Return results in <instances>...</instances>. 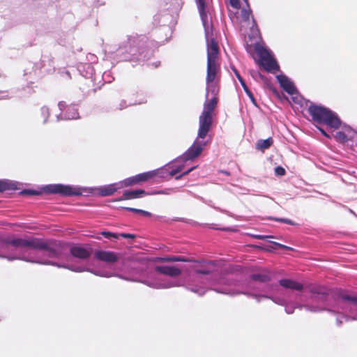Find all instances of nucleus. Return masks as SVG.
<instances>
[{"mask_svg": "<svg viewBox=\"0 0 357 357\" xmlns=\"http://www.w3.org/2000/svg\"><path fill=\"white\" fill-rule=\"evenodd\" d=\"M147 102V99L146 96H143L142 98H140L139 100H135L133 102H130L129 104H127L126 101L125 100H122L119 105V109L122 110L123 109L127 108L128 106L132 105H141L146 103Z\"/></svg>", "mask_w": 357, "mask_h": 357, "instance_id": "nucleus-33", "label": "nucleus"}, {"mask_svg": "<svg viewBox=\"0 0 357 357\" xmlns=\"http://www.w3.org/2000/svg\"><path fill=\"white\" fill-rule=\"evenodd\" d=\"M236 287H243V284L241 281L234 279L231 275L223 276L220 278L219 281L217 282H211V288L214 291L230 296H236L238 294H244L248 296L255 298L258 303L261 302L262 298L270 299L275 303L282 305L286 304L287 301L284 298L273 296V295L268 294H251L246 291H239Z\"/></svg>", "mask_w": 357, "mask_h": 357, "instance_id": "nucleus-6", "label": "nucleus"}, {"mask_svg": "<svg viewBox=\"0 0 357 357\" xmlns=\"http://www.w3.org/2000/svg\"><path fill=\"white\" fill-rule=\"evenodd\" d=\"M257 51L260 58L261 65L266 70L271 72L280 70V66L271 50L263 46H259L257 48Z\"/></svg>", "mask_w": 357, "mask_h": 357, "instance_id": "nucleus-17", "label": "nucleus"}, {"mask_svg": "<svg viewBox=\"0 0 357 357\" xmlns=\"http://www.w3.org/2000/svg\"><path fill=\"white\" fill-rule=\"evenodd\" d=\"M97 82L96 85L94 86L93 91H96L97 89H100L102 86L105 83H111L114 78L111 75L110 71H105L102 75L100 73L97 74Z\"/></svg>", "mask_w": 357, "mask_h": 357, "instance_id": "nucleus-27", "label": "nucleus"}, {"mask_svg": "<svg viewBox=\"0 0 357 357\" xmlns=\"http://www.w3.org/2000/svg\"><path fill=\"white\" fill-rule=\"evenodd\" d=\"M279 284L285 289L301 291L303 289V284L291 279L283 278L278 282Z\"/></svg>", "mask_w": 357, "mask_h": 357, "instance_id": "nucleus-30", "label": "nucleus"}, {"mask_svg": "<svg viewBox=\"0 0 357 357\" xmlns=\"http://www.w3.org/2000/svg\"><path fill=\"white\" fill-rule=\"evenodd\" d=\"M241 86L243 87L244 91H247L248 89H249L248 86H247L245 82H243L241 84Z\"/></svg>", "mask_w": 357, "mask_h": 357, "instance_id": "nucleus-57", "label": "nucleus"}, {"mask_svg": "<svg viewBox=\"0 0 357 357\" xmlns=\"http://www.w3.org/2000/svg\"><path fill=\"white\" fill-rule=\"evenodd\" d=\"M309 291L312 294V299L319 303L318 305L322 310H328L335 312V310L328 309L341 308L342 312H337L336 324L340 326L344 321L357 319V296L348 294L342 289L333 291L325 286L312 285L309 287Z\"/></svg>", "mask_w": 357, "mask_h": 357, "instance_id": "nucleus-2", "label": "nucleus"}, {"mask_svg": "<svg viewBox=\"0 0 357 357\" xmlns=\"http://www.w3.org/2000/svg\"><path fill=\"white\" fill-rule=\"evenodd\" d=\"M1 95L0 96V100L1 99H6L10 97L8 91H2V92H1Z\"/></svg>", "mask_w": 357, "mask_h": 357, "instance_id": "nucleus-54", "label": "nucleus"}, {"mask_svg": "<svg viewBox=\"0 0 357 357\" xmlns=\"http://www.w3.org/2000/svg\"><path fill=\"white\" fill-rule=\"evenodd\" d=\"M55 266L58 268H62L68 269L71 271L75 273H82V272H89L93 273L95 275L103 277V278H110L112 276V274L107 271L101 268H93L90 266L88 263L81 265H75V264H68L66 263H59L56 262Z\"/></svg>", "mask_w": 357, "mask_h": 357, "instance_id": "nucleus-16", "label": "nucleus"}, {"mask_svg": "<svg viewBox=\"0 0 357 357\" xmlns=\"http://www.w3.org/2000/svg\"><path fill=\"white\" fill-rule=\"evenodd\" d=\"M43 193L60 195L62 196L71 197L82 195L81 189L78 186L64 185L61 183L49 184L40 188L39 190L23 189L19 194L23 196H37Z\"/></svg>", "mask_w": 357, "mask_h": 357, "instance_id": "nucleus-8", "label": "nucleus"}, {"mask_svg": "<svg viewBox=\"0 0 357 357\" xmlns=\"http://www.w3.org/2000/svg\"><path fill=\"white\" fill-rule=\"evenodd\" d=\"M252 24H252V28H253L254 26H256V27H257V22H256L255 20L254 19V17H252Z\"/></svg>", "mask_w": 357, "mask_h": 357, "instance_id": "nucleus-61", "label": "nucleus"}, {"mask_svg": "<svg viewBox=\"0 0 357 357\" xmlns=\"http://www.w3.org/2000/svg\"><path fill=\"white\" fill-rule=\"evenodd\" d=\"M40 116L43 119V124L45 125L49 121V117L50 116V109L47 106H43L40 108Z\"/></svg>", "mask_w": 357, "mask_h": 357, "instance_id": "nucleus-36", "label": "nucleus"}, {"mask_svg": "<svg viewBox=\"0 0 357 357\" xmlns=\"http://www.w3.org/2000/svg\"><path fill=\"white\" fill-rule=\"evenodd\" d=\"M86 59L88 61L87 63H89L91 65H92V63H96L98 61V57L95 54H91V53H89L86 56Z\"/></svg>", "mask_w": 357, "mask_h": 357, "instance_id": "nucleus-42", "label": "nucleus"}, {"mask_svg": "<svg viewBox=\"0 0 357 357\" xmlns=\"http://www.w3.org/2000/svg\"><path fill=\"white\" fill-rule=\"evenodd\" d=\"M28 73H29V72H28V69H26V70H24V75H27V74H28Z\"/></svg>", "mask_w": 357, "mask_h": 357, "instance_id": "nucleus-64", "label": "nucleus"}, {"mask_svg": "<svg viewBox=\"0 0 357 357\" xmlns=\"http://www.w3.org/2000/svg\"><path fill=\"white\" fill-rule=\"evenodd\" d=\"M121 208H122L123 210H126V211H130V212H133V213H138V214H140V212H141V210H142V209H139V208H132V207H125V206H122V207H121Z\"/></svg>", "mask_w": 357, "mask_h": 357, "instance_id": "nucleus-47", "label": "nucleus"}, {"mask_svg": "<svg viewBox=\"0 0 357 357\" xmlns=\"http://www.w3.org/2000/svg\"><path fill=\"white\" fill-rule=\"evenodd\" d=\"M204 139L197 137L186 151L180 155V178L196 167L195 165H192L185 169V163L192 161L201 155L208 143Z\"/></svg>", "mask_w": 357, "mask_h": 357, "instance_id": "nucleus-11", "label": "nucleus"}, {"mask_svg": "<svg viewBox=\"0 0 357 357\" xmlns=\"http://www.w3.org/2000/svg\"><path fill=\"white\" fill-rule=\"evenodd\" d=\"M267 219L271 220H274V221H276L278 222L287 224L289 225H293V226H299L300 225L299 224L294 222L293 220H291L289 218H275V217H273V216H269L267 218Z\"/></svg>", "mask_w": 357, "mask_h": 357, "instance_id": "nucleus-35", "label": "nucleus"}, {"mask_svg": "<svg viewBox=\"0 0 357 357\" xmlns=\"http://www.w3.org/2000/svg\"><path fill=\"white\" fill-rule=\"evenodd\" d=\"M271 243L272 244H273L275 246L276 248H282V249H285V250H293V248H291V247H289L287 245L281 244V243L275 242V241H271Z\"/></svg>", "mask_w": 357, "mask_h": 357, "instance_id": "nucleus-44", "label": "nucleus"}, {"mask_svg": "<svg viewBox=\"0 0 357 357\" xmlns=\"http://www.w3.org/2000/svg\"><path fill=\"white\" fill-rule=\"evenodd\" d=\"M64 119L68 120L79 119L77 105L71 104L67 107V109L64 113Z\"/></svg>", "mask_w": 357, "mask_h": 357, "instance_id": "nucleus-31", "label": "nucleus"}, {"mask_svg": "<svg viewBox=\"0 0 357 357\" xmlns=\"http://www.w3.org/2000/svg\"><path fill=\"white\" fill-rule=\"evenodd\" d=\"M42 241L47 244V248L40 249V251L44 252L43 255L49 258L68 261L70 257H73L81 260H86L90 258L92 254L90 248H84L72 242H66L54 238L46 240L42 238Z\"/></svg>", "mask_w": 357, "mask_h": 357, "instance_id": "nucleus-5", "label": "nucleus"}, {"mask_svg": "<svg viewBox=\"0 0 357 357\" xmlns=\"http://www.w3.org/2000/svg\"><path fill=\"white\" fill-rule=\"evenodd\" d=\"M151 172H153V179L154 182L159 183L169 181L173 177L176 180H178V157L175 158L160 168L151 170Z\"/></svg>", "mask_w": 357, "mask_h": 357, "instance_id": "nucleus-14", "label": "nucleus"}, {"mask_svg": "<svg viewBox=\"0 0 357 357\" xmlns=\"http://www.w3.org/2000/svg\"><path fill=\"white\" fill-rule=\"evenodd\" d=\"M286 173L284 168L281 166H278L275 168V174L276 176H284Z\"/></svg>", "mask_w": 357, "mask_h": 357, "instance_id": "nucleus-43", "label": "nucleus"}, {"mask_svg": "<svg viewBox=\"0 0 357 357\" xmlns=\"http://www.w3.org/2000/svg\"><path fill=\"white\" fill-rule=\"evenodd\" d=\"M160 61H156V62L152 63L151 66L155 68H158L160 66Z\"/></svg>", "mask_w": 357, "mask_h": 357, "instance_id": "nucleus-58", "label": "nucleus"}, {"mask_svg": "<svg viewBox=\"0 0 357 357\" xmlns=\"http://www.w3.org/2000/svg\"><path fill=\"white\" fill-rule=\"evenodd\" d=\"M157 261L164 262V261H178V256H174L173 257H158Z\"/></svg>", "mask_w": 357, "mask_h": 357, "instance_id": "nucleus-40", "label": "nucleus"}, {"mask_svg": "<svg viewBox=\"0 0 357 357\" xmlns=\"http://www.w3.org/2000/svg\"><path fill=\"white\" fill-rule=\"evenodd\" d=\"M33 68L35 75H38V70L41 73H50L55 68L54 59L51 55H43L40 63H35Z\"/></svg>", "mask_w": 357, "mask_h": 357, "instance_id": "nucleus-20", "label": "nucleus"}, {"mask_svg": "<svg viewBox=\"0 0 357 357\" xmlns=\"http://www.w3.org/2000/svg\"><path fill=\"white\" fill-rule=\"evenodd\" d=\"M163 218H164L163 217H162V216H159V215H158V216H156V217H155V219H156V220H163Z\"/></svg>", "mask_w": 357, "mask_h": 357, "instance_id": "nucleus-62", "label": "nucleus"}, {"mask_svg": "<svg viewBox=\"0 0 357 357\" xmlns=\"http://www.w3.org/2000/svg\"><path fill=\"white\" fill-rule=\"evenodd\" d=\"M62 120H66L64 119V114H63V112H61V113L58 115H56V121L59 122Z\"/></svg>", "mask_w": 357, "mask_h": 357, "instance_id": "nucleus-53", "label": "nucleus"}, {"mask_svg": "<svg viewBox=\"0 0 357 357\" xmlns=\"http://www.w3.org/2000/svg\"><path fill=\"white\" fill-rule=\"evenodd\" d=\"M77 70L79 74L87 79H91L93 86L96 85L98 79L97 74L96 73L93 66L89 63H79L77 65Z\"/></svg>", "mask_w": 357, "mask_h": 357, "instance_id": "nucleus-21", "label": "nucleus"}, {"mask_svg": "<svg viewBox=\"0 0 357 357\" xmlns=\"http://www.w3.org/2000/svg\"><path fill=\"white\" fill-rule=\"evenodd\" d=\"M276 78L284 91L289 95H294L298 93L297 89L294 82L285 75L280 74Z\"/></svg>", "mask_w": 357, "mask_h": 357, "instance_id": "nucleus-22", "label": "nucleus"}, {"mask_svg": "<svg viewBox=\"0 0 357 357\" xmlns=\"http://www.w3.org/2000/svg\"><path fill=\"white\" fill-rule=\"evenodd\" d=\"M337 137L341 139H342L343 141H347V135L344 132H342V131H339L337 132L336 134Z\"/></svg>", "mask_w": 357, "mask_h": 357, "instance_id": "nucleus-50", "label": "nucleus"}, {"mask_svg": "<svg viewBox=\"0 0 357 357\" xmlns=\"http://www.w3.org/2000/svg\"><path fill=\"white\" fill-rule=\"evenodd\" d=\"M153 172H151V171H148V172H142V173L136 174L135 176H136L137 181L138 184L140 183L146 182L150 179H153Z\"/></svg>", "mask_w": 357, "mask_h": 357, "instance_id": "nucleus-34", "label": "nucleus"}, {"mask_svg": "<svg viewBox=\"0 0 357 357\" xmlns=\"http://www.w3.org/2000/svg\"><path fill=\"white\" fill-rule=\"evenodd\" d=\"M253 237L257 240H265L266 238H275L274 236H271V235H261V234H257V235H254Z\"/></svg>", "mask_w": 357, "mask_h": 357, "instance_id": "nucleus-46", "label": "nucleus"}, {"mask_svg": "<svg viewBox=\"0 0 357 357\" xmlns=\"http://www.w3.org/2000/svg\"><path fill=\"white\" fill-rule=\"evenodd\" d=\"M122 185V188L124 187H128L133 185L138 184L135 175L123 179L119 182Z\"/></svg>", "mask_w": 357, "mask_h": 357, "instance_id": "nucleus-37", "label": "nucleus"}, {"mask_svg": "<svg viewBox=\"0 0 357 357\" xmlns=\"http://www.w3.org/2000/svg\"><path fill=\"white\" fill-rule=\"evenodd\" d=\"M178 0H163L159 11L153 16L151 35L158 46L163 45L172 37L178 17Z\"/></svg>", "mask_w": 357, "mask_h": 357, "instance_id": "nucleus-3", "label": "nucleus"}, {"mask_svg": "<svg viewBox=\"0 0 357 357\" xmlns=\"http://www.w3.org/2000/svg\"><path fill=\"white\" fill-rule=\"evenodd\" d=\"M273 143V140L271 137H268L266 139H259L256 143V149L260 151H264L268 149Z\"/></svg>", "mask_w": 357, "mask_h": 357, "instance_id": "nucleus-32", "label": "nucleus"}, {"mask_svg": "<svg viewBox=\"0 0 357 357\" xmlns=\"http://www.w3.org/2000/svg\"><path fill=\"white\" fill-rule=\"evenodd\" d=\"M140 215H142L144 216H147V217H151L152 216V213L147 211H144V210H141V212H140Z\"/></svg>", "mask_w": 357, "mask_h": 357, "instance_id": "nucleus-56", "label": "nucleus"}, {"mask_svg": "<svg viewBox=\"0 0 357 357\" xmlns=\"http://www.w3.org/2000/svg\"><path fill=\"white\" fill-rule=\"evenodd\" d=\"M79 188L81 189L82 195L83 192H87L100 197H107L112 195L119 189H121L122 185L117 182L96 188Z\"/></svg>", "mask_w": 357, "mask_h": 357, "instance_id": "nucleus-18", "label": "nucleus"}, {"mask_svg": "<svg viewBox=\"0 0 357 357\" xmlns=\"http://www.w3.org/2000/svg\"><path fill=\"white\" fill-rule=\"evenodd\" d=\"M207 47V70L209 77L213 75V70H217L216 59L219 54V47L213 37V24H211V31L206 34L204 31Z\"/></svg>", "mask_w": 357, "mask_h": 357, "instance_id": "nucleus-13", "label": "nucleus"}, {"mask_svg": "<svg viewBox=\"0 0 357 357\" xmlns=\"http://www.w3.org/2000/svg\"><path fill=\"white\" fill-rule=\"evenodd\" d=\"M146 38L144 36H127L116 49L108 52V57L118 63L121 61L144 62L153 54V50L148 48Z\"/></svg>", "mask_w": 357, "mask_h": 357, "instance_id": "nucleus-4", "label": "nucleus"}, {"mask_svg": "<svg viewBox=\"0 0 357 357\" xmlns=\"http://www.w3.org/2000/svg\"><path fill=\"white\" fill-rule=\"evenodd\" d=\"M284 310L286 313L290 314L294 313V310L296 308H303L304 307L306 310L313 312H320L321 310L319 306L317 305H301L298 303H296L294 302H289L288 301H286V304L284 305Z\"/></svg>", "mask_w": 357, "mask_h": 357, "instance_id": "nucleus-23", "label": "nucleus"}, {"mask_svg": "<svg viewBox=\"0 0 357 357\" xmlns=\"http://www.w3.org/2000/svg\"><path fill=\"white\" fill-rule=\"evenodd\" d=\"M317 129L320 131V132L326 137H328L329 138L330 136L327 133V132L322 128H320V127H317Z\"/></svg>", "mask_w": 357, "mask_h": 357, "instance_id": "nucleus-55", "label": "nucleus"}, {"mask_svg": "<svg viewBox=\"0 0 357 357\" xmlns=\"http://www.w3.org/2000/svg\"><path fill=\"white\" fill-rule=\"evenodd\" d=\"M308 112L312 120L319 124L326 125L333 129H338L341 126V120L337 114L328 107L311 103Z\"/></svg>", "mask_w": 357, "mask_h": 357, "instance_id": "nucleus-9", "label": "nucleus"}, {"mask_svg": "<svg viewBox=\"0 0 357 357\" xmlns=\"http://www.w3.org/2000/svg\"><path fill=\"white\" fill-rule=\"evenodd\" d=\"M217 70H213V75L212 77H209L208 76V70H207L206 78V98L208 97L209 93H211L213 96H215L218 93V89L216 85L213 82L215 75H216Z\"/></svg>", "mask_w": 357, "mask_h": 357, "instance_id": "nucleus-28", "label": "nucleus"}, {"mask_svg": "<svg viewBox=\"0 0 357 357\" xmlns=\"http://www.w3.org/2000/svg\"><path fill=\"white\" fill-rule=\"evenodd\" d=\"M21 183L17 181H11L9 179H0V193L8 191L19 190Z\"/></svg>", "mask_w": 357, "mask_h": 357, "instance_id": "nucleus-29", "label": "nucleus"}, {"mask_svg": "<svg viewBox=\"0 0 357 357\" xmlns=\"http://www.w3.org/2000/svg\"><path fill=\"white\" fill-rule=\"evenodd\" d=\"M146 195H161V194H167V192L165 190H152L151 192L146 191Z\"/></svg>", "mask_w": 357, "mask_h": 357, "instance_id": "nucleus-48", "label": "nucleus"}, {"mask_svg": "<svg viewBox=\"0 0 357 357\" xmlns=\"http://www.w3.org/2000/svg\"><path fill=\"white\" fill-rule=\"evenodd\" d=\"M146 191L144 189H137L132 190H124L123 195L118 197L116 201L129 200L141 198L146 195Z\"/></svg>", "mask_w": 357, "mask_h": 357, "instance_id": "nucleus-25", "label": "nucleus"}, {"mask_svg": "<svg viewBox=\"0 0 357 357\" xmlns=\"http://www.w3.org/2000/svg\"><path fill=\"white\" fill-rule=\"evenodd\" d=\"M119 236H121L124 238H130L134 239L136 237V235L130 233H119Z\"/></svg>", "mask_w": 357, "mask_h": 357, "instance_id": "nucleus-45", "label": "nucleus"}, {"mask_svg": "<svg viewBox=\"0 0 357 357\" xmlns=\"http://www.w3.org/2000/svg\"><path fill=\"white\" fill-rule=\"evenodd\" d=\"M10 245L15 248L16 249L29 248L39 251L40 249H45L47 248V244L42 241V238L30 237L28 238H10L8 236L0 234V250H8Z\"/></svg>", "mask_w": 357, "mask_h": 357, "instance_id": "nucleus-10", "label": "nucleus"}, {"mask_svg": "<svg viewBox=\"0 0 357 357\" xmlns=\"http://www.w3.org/2000/svg\"><path fill=\"white\" fill-rule=\"evenodd\" d=\"M1 258L6 259L7 260L12 261L14 260H22L26 262L39 264L43 265H50L55 266L56 261L44 259L40 256H38L36 253L26 250L24 252H20L19 255H2Z\"/></svg>", "mask_w": 357, "mask_h": 357, "instance_id": "nucleus-15", "label": "nucleus"}, {"mask_svg": "<svg viewBox=\"0 0 357 357\" xmlns=\"http://www.w3.org/2000/svg\"><path fill=\"white\" fill-rule=\"evenodd\" d=\"M230 68H231V70L234 72V73L235 76L236 77V78H238L240 76H241L240 75L238 70L235 68V66H231Z\"/></svg>", "mask_w": 357, "mask_h": 357, "instance_id": "nucleus-52", "label": "nucleus"}, {"mask_svg": "<svg viewBox=\"0 0 357 357\" xmlns=\"http://www.w3.org/2000/svg\"><path fill=\"white\" fill-rule=\"evenodd\" d=\"M244 2L246 3L248 9L243 8L241 10V15L244 21H248L250 19V15H252V10L250 8L248 0H243Z\"/></svg>", "mask_w": 357, "mask_h": 357, "instance_id": "nucleus-38", "label": "nucleus"}, {"mask_svg": "<svg viewBox=\"0 0 357 357\" xmlns=\"http://www.w3.org/2000/svg\"><path fill=\"white\" fill-rule=\"evenodd\" d=\"M94 256L98 260L107 263H114L119 260L118 255L113 251L97 250Z\"/></svg>", "mask_w": 357, "mask_h": 357, "instance_id": "nucleus-24", "label": "nucleus"}, {"mask_svg": "<svg viewBox=\"0 0 357 357\" xmlns=\"http://www.w3.org/2000/svg\"><path fill=\"white\" fill-rule=\"evenodd\" d=\"M180 262H187V265L180 264V286H183L199 296L204 295L208 290H213L211 282H217L220 278L231 275L234 279L241 281L243 287H236L239 291H246L251 294L273 295L278 290L277 283H264L253 284L250 281L242 276H236L232 274L211 273V263L205 262L202 264L197 261L188 260L180 256Z\"/></svg>", "mask_w": 357, "mask_h": 357, "instance_id": "nucleus-1", "label": "nucleus"}, {"mask_svg": "<svg viewBox=\"0 0 357 357\" xmlns=\"http://www.w3.org/2000/svg\"><path fill=\"white\" fill-rule=\"evenodd\" d=\"M68 106L65 101H59L58 103V107L61 112H63L64 109L66 110Z\"/></svg>", "mask_w": 357, "mask_h": 357, "instance_id": "nucleus-49", "label": "nucleus"}, {"mask_svg": "<svg viewBox=\"0 0 357 357\" xmlns=\"http://www.w3.org/2000/svg\"><path fill=\"white\" fill-rule=\"evenodd\" d=\"M230 4L234 8H238L240 6L238 0H230Z\"/></svg>", "mask_w": 357, "mask_h": 357, "instance_id": "nucleus-51", "label": "nucleus"}, {"mask_svg": "<svg viewBox=\"0 0 357 357\" xmlns=\"http://www.w3.org/2000/svg\"><path fill=\"white\" fill-rule=\"evenodd\" d=\"M197 6L198 12L204 26V29L208 33L211 31V19L208 17L209 3L211 0H195Z\"/></svg>", "mask_w": 357, "mask_h": 357, "instance_id": "nucleus-19", "label": "nucleus"}, {"mask_svg": "<svg viewBox=\"0 0 357 357\" xmlns=\"http://www.w3.org/2000/svg\"><path fill=\"white\" fill-rule=\"evenodd\" d=\"M100 234L105 238L107 239H119V233L116 232H112L109 231H102L100 232Z\"/></svg>", "mask_w": 357, "mask_h": 357, "instance_id": "nucleus-39", "label": "nucleus"}, {"mask_svg": "<svg viewBox=\"0 0 357 357\" xmlns=\"http://www.w3.org/2000/svg\"><path fill=\"white\" fill-rule=\"evenodd\" d=\"M245 93H246V95L249 97L250 100H251L252 103L255 106V107H258V105H257V100L253 95V93H252V91L250 90V89H248L247 91H245Z\"/></svg>", "mask_w": 357, "mask_h": 357, "instance_id": "nucleus-41", "label": "nucleus"}, {"mask_svg": "<svg viewBox=\"0 0 357 357\" xmlns=\"http://www.w3.org/2000/svg\"><path fill=\"white\" fill-rule=\"evenodd\" d=\"M220 172L224 174H225V175H227V176L230 175V173L228 171H226V170H222V171H220Z\"/></svg>", "mask_w": 357, "mask_h": 357, "instance_id": "nucleus-59", "label": "nucleus"}, {"mask_svg": "<svg viewBox=\"0 0 357 357\" xmlns=\"http://www.w3.org/2000/svg\"><path fill=\"white\" fill-rule=\"evenodd\" d=\"M163 276L176 277L178 275V267L174 266H156L151 278L144 280L142 282L153 289H167L178 286V281L172 282L162 279Z\"/></svg>", "mask_w": 357, "mask_h": 357, "instance_id": "nucleus-7", "label": "nucleus"}, {"mask_svg": "<svg viewBox=\"0 0 357 357\" xmlns=\"http://www.w3.org/2000/svg\"><path fill=\"white\" fill-rule=\"evenodd\" d=\"M213 229H214V227H213ZM215 229H219V230H222V231H227L228 229H226V228H222V229H219V228H215Z\"/></svg>", "mask_w": 357, "mask_h": 357, "instance_id": "nucleus-63", "label": "nucleus"}, {"mask_svg": "<svg viewBox=\"0 0 357 357\" xmlns=\"http://www.w3.org/2000/svg\"><path fill=\"white\" fill-rule=\"evenodd\" d=\"M217 103L218 100L215 96L204 103V109L199 118L198 137L204 139L208 133L212 125V113Z\"/></svg>", "mask_w": 357, "mask_h": 357, "instance_id": "nucleus-12", "label": "nucleus"}, {"mask_svg": "<svg viewBox=\"0 0 357 357\" xmlns=\"http://www.w3.org/2000/svg\"><path fill=\"white\" fill-rule=\"evenodd\" d=\"M238 80L239 81V82L241 84L242 82H245V80L243 79V78L240 76L239 77L237 78Z\"/></svg>", "mask_w": 357, "mask_h": 357, "instance_id": "nucleus-60", "label": "nucleus"}, {"mask_svg": "<svg viewBox=\"0 0 357 357\" xmlns=\"http://www.w3.org/2000/svg\"><path fill=\"white\" fill-rule=\"evenodd\" d=\"M273 278V273L267 270L260 273H252L250 275V280L259 282L260 284H264L270 282Z\"/></svg>", "mask_w": 357, "mask_h": 357, "instance_id": "nucleus-26", "label": "nucleus"}]
</instances>
